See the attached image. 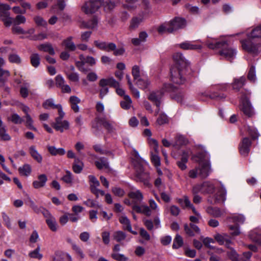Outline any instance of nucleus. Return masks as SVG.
Segmentation results:
<instances>
[{
  "label": "nucleus",
  "instance_id": "nucleus-1",
  "mask_svg": "<svg viewBox=\"0 0 261 261\" xmlns=\"http://www.w3.org/2000/svg\"><path fill=\"white\" fill-rule=\"evenodd\" d=\"M205 44L210 49H220L219 55L228 60H232L237 54L236 49L229 46L225 40L218 41L216 39L208 37Z\"/></svg>",
  "mask_w": 261,
  "mask_h": 261
},
{
  "label": "nucleus",
  "instance_id": "nucleus-2",
  "mask_svg": "<svg viewBox=\"0 0 261 261\" xmlns=\"http://www.w3.org/2000/svg\"><path fill=\"white\" fill-rule=\"evenodd\" d=\"M247 39L240 41L243 49L254 55L260 53L261 43H253L251 40L261 38V25L254 28L250 33L247 34Z\"/></svg>",
  "mask_w": 261,
  "mask_h": 261
},
{
  "label": "nucleus",
  "instance_id": "nucleus-3",
  "mask_svg": "<svg viewBox=\"0 0 261 261\" xmlns=\"http://www.w3.org/2000/svg\"><path fill=\"white\" fill-rule=\"evenodd\" d=\"M148 203L149 206L146 205H134L133 210L138 213H142L147 216H151L152 213L158 214L160 208L155 201L151 199L149 200Z\"/></svg>",
  "mask_w": 261,
  "mask_h": 261
},
{
  "label": "nucleus",
  "instance_id": "nucleus-4",
  "mask_svg": "<svg viewBox=\"0 0 261 261\" xmlns=\"http://www.w3.org/2000/svg\"><path fill=\"white\" fill-rule=\"evenodd\" d=\"M187 70L179 67H171L170 69L171 81L176 84H183L186 81L185 75Z\"/></svg>",
  "mask_w": 261,
  "mask_h": 261
},
{
  "label": "nucleus",
  "instance_id": "nucleus-5",
  "mask_svg": "<svg viewBox=\"0 0 261 261\" xmlns=\"http://www.w3.org/2000/svg\"><path fill=\"white\" fill-rule=\"evenodd\" d=\"M59 116L56 118L55 122L52 123V126L58 131L62 133L65 130H67L69 128V123L67 120H62L65 116V113L63 110H60L58 112Z\"/></svg>",
  "mask_w": 261,
  "mask_h": 261
},
{
  "label": "nucleus",
  "instance_id": "nucleus-6",
  "mask_svg": "<svg viewBox=\"0 0 261 261\" xmlns=\"http://www.w3.org/2000/svg\"><path fill=\"white\" fill-rule=\"evenodd\" d=\"M101 6L102 0H91L85 3L82 7V10L87 14H92Z\"/></svg>",
  "mask_w": 261,
  "mask_h": 261
},
{
  "label": "nucleus",
  "instance_id": "nucleus-7",
  "mask_svg": "<svg viewBox=\"0 0 261 261\" xmlns=\"http://www.w3.org/2000/svg\"><path fill=\"white\" fill-rule=\"evenodd\" d=\"M226 190L224 186L221 185V189L214 196H209L207 201L212 204L224 203L226 200Z\"/></svg>",
  "mask_w": 261,
  "mask_h": 261
},
{
  "label": "nucleus",
  "instance_id": "nucleus-8",
  "mask_svg": "<svg viewBox=\"0 0 261 261\" xmlns=\"http://www.w3.org/2000/svg\"><path fill=\"white\" fill-rule=\"evenodd\" d=\"M230 221L236 223L234 225L229 226V229L230 230V233L233 236H237L240 234L241 232L238 227V224H243L245 221V218L242 215H238L232 216L229 218Z\"/></svg>",
  "mask_w": 261,
  "mask_h": 261
},
{
  "label": "nucleus",
  "instance_id": "nucleus-9",
  "mask_svg": "<svg viewBox=\"0 0 261 261\" xmlns=\"http://www.w3.org/2000/svg\"><path fill=\"white\" fill-rule=\"evenodd\" d=\"M163 96V92L162 90L152 91L148 96V99L153 102L157 107L155 112V115L159 113Z\"/></svg>",
  "mask_w": 261,
  "mask_h": 261
},
{
  "label": "nucleus",
  "instance_id": "nucleus-10",
  "mask_svg": "<svg viewBox=\"0 0 261 261\" xmlns=\"http://www.w3.org/2000/svg\"><path fill=\"white\" fill-rule=\"evenodd\" d=\"M136 180L137 181L142 182L144 185L149 186V175L148 173L144 172L143 167L141 165L136 166Z\"/></svg>",
  "mask_w": 261,
  "mask_h": 261
},
{
  "label": "nucleus",
  "instance_id": "nucleus-11",
  "mask_svg": "<svg viewBox=\"0 0 261 261\" xmlns=\"http://www.w3.org/2000/svg\"><path fill=\"white\" fill-rule=\"evenodd\" d=\"M242 103V111L248 117H252L254 114L253 109L251 105L249 98L246 95H243L241 98Z\"/></svg>",
  "mask_w": 261,
  "mask_h": 261
},
{
  "label": "nucleus",
  "instance_id": "nucleus-12",
  "mask_svg": "<svg viewBox=\"0 0 261 261\" xmlns=\"http://www.w3.org/2000/svg\"><path fill=\"white\" fill-rule=\"evenodd\" d=\"M186 25V21L185 19L176 17L169 23V28L167 29L168 33H171L178 29H182Z\"/></svg>",
  "mask_w": 261,
  "mask_h": 261
},
{
  "label": "nucleus",
  "instance_id": "nucleus-13",
  "mask_svg": "<svg viewBox=\"0 0 261 261\" xmlns=\"http://www.w3.org/2000/svg\"><path fill=\"white\" fill-rule=\"evenodd\" d=\"M42 214L45 218V222L48 227L53 231H56L57 230V223L55 218L45 208H43Z\"/></svg>",
  "mask_w": 261,
  "mask_h": 261
},
{
  "label": "nucleus",
  "instance_id": "nucleus-14",
  "mask_svg": "<svg viewBox=\"0 0 261 261\" xmlns=\"http://www.w3.org/2000/svg\"><path fill=\"white\" fill-rule=\"evenodd\" d=\"M173 58L176 64L172 67H179L188 70L189 67L188 63L181 53H176L174 54Z\"/></svg>",
  "mask_w": 261,
  "mask_h": 261
},
{
  "label": "nucleus",
  "instance_id": "nucleus-15",
  "mask_svg": "<svg viewBox=\"0 0 261 261\" xmlns=\"http://www.w3.org/2000/svg\"><path fill=\"white\" fill-rule=\"evenodd\" d=\"M145 13L142 12L137 16H134L130 20L129 25V30L131 31L136 30L139 25L144 21Z\"/></svg>",
  "mask_w": 261,
  "mask_h": 261
},
{
  "label": "nucleus",
  "instance_id": "nucleus-16",
  "mask_svg": "<svg viewBox=\"0 0 261 261\" xmlns=\"http://www.w3.org/2000/svg\"><path fill=\"white\" fill-rule=\"evenodd\" d=\"M94 44L98 49L106 51L109 52L116 49V44L112 42L95 40L94 41Z\"/></svg>",
  "mask_w": 261,
  "mask_h": 261
},
{
  "label": "nucleus",
  "instance_id": "nucleus-17",
  "mask_svg": "<svg viewBox=\"0 0 261 261\" xmlns=\"http://www.w3.org/2000/svg\"><path fill=\"white\" fill-rule=\"evenodd\" d=\"M251 145V142L248 138L245 137L243 138L239 147L240 153L242 155H247L250 151Z\"/></svg>",
  "mask_w": 261,
  "mask_h": 261
},
{
  "label": "nucleus",
  "instance_id": "nucleus-18",
  "mask_svg": "<svg viewBox=\"0 0 261 261\" xmlns=\"http://www.w3.org/2000/svg\"><path fill=\"white\" fill-rule=\"evenodd\" d=\"M198 168L199 175L202 178L207 177L211 172L210 163H203L199 164Z\"/></svg>",
  "mask_w": 261,
  "mask_h": 261
},
{
  "label": "nucleus",
  "instance_id": "nucleus-19",
  "mask_svg": "<svg viewBox=\"0 0 261 261\" xmlns=\"http://www.w3.org/2000/svg\"><path fill=\"white\" fill-rule=\"evenodd\" d=\"M216 241L221 245H224L227 248H230L232 242L229 237L226 234H217L214 237Z\"/></svg>",
  "mask_w": 261,
  "mask_h": 261
},
{
  "label": "nucleus",
  "instance_id": "nucleus-20",
  "mask_svg": "<svg viewBox=\"0 0 261 261\" xmlns=\"http://www.w3.org/2000/svg\"><path fill=\"white\" fill-rule=\"evenodd\" d=\"M128 197L133 200L134 203L133 205H138L139 203H141L143 199V195L140 190H137L135 191H130L128 194Z\"/></svg>",
  "mask_w": 261,
  "mask_h": 261
},
{
  "label": "nucleus",
  "instance_id": "nucleus-21",
  "mask_svg": "<svg viewBox=\"0 0 261 261\" xmlns=\"http://www.w3.org/2000/svg\"><path fill=\"white\" fill-rule=\"evenodd\" d=\"M193 159L199 164L210 163V155L206 151H202L194 155Z\"/></svg>",
  "mask_w": 261,
  "mask_h": 261
},
{
  "label": "nucleus",
  "instance_id": "nucleus-22",
  "mask_svg": "<svg viewBox=\"0 0 261 261\" xmlns=\"http://www.w3.org/2000/svg\"><path fill=\"white\" fill-rule=\"evenodd\" d=\"M99 86L107 87L108 86L114 88H117L119 86V83L116 81L113 77L108 79H101L99 81Z\"/></svg>",
  "mask_w": 261,
  "mask_h": 261
},
{
  "label": "nucleus",
  "instance_id": "nucleus-23",
  "mask_svg": "<svg viewBox=\"0 0 261 261\" xmlns=\"http://www.w3.org/2000/svg\"><path fill=\"white\" fill-rule=\"evenodd\" d=\"M47 180V176L45 174L39 175L37 179L33 182V186L35 189H39L45 186Z\"/></svg>",
  "mask_w": 261,
  "mask_h": 261
},
{
  "label": "nucleus",
  "instance_id": "nucleus-24",
  "mask_svg": "<svg viewBox=\"0 0 261 261\" xmlns=\"http://www.w3.org/2000/svg\"><path fill=\"white\" fill-rule=\"evenodd\" d=\"M184 229L186 233L189 236H194L195 232L199 233L200 231L199 228L196 225L192 223L189 225L187 224H185Z\"/></svg>",
  "mask_w": 261,
  "mask_h": 261
},
{
  "label": "nucleus",
  "instance_id": "nucleus-25",
  "mask_svg": "<svg viewBox=\"0 0 261 261\" xmlns=\"http://www.w3.org/2000/svg\"><path fill=\"white\" fill-rule=\"evenodd\" d=\"M179 47L185 50L200 49L202 48L201 45L195 44L192 42L185 41L178 44Z\"/></svg>",
  "mask_w": 261,
  "mask_h": 261
},
{
  "label": "nucleus",
  "instance_id": "nucleus-26",
  "mask_svg": "<svg viewBox=\"0 0 261 261\" xmlns=\"http://www.w3.org/2000/svg\"><path fill=\"white\" fill-rule=\"evenodd\" d=\"M246 78L242 76L239 78H235L232 83V86L233 90L239 91L245 84Z\"/></svg>",
  "mask_w": 261,
  "mask_h": 261
},
{
  "label": "nucleus",
  "instance_id": "nucleus-27",
  "mask_svg": "<svg viewBox=\"0 0 261 261\" xmlns=\"http://www.w3.org/2000/svg\"><path fill=\"white\" fill-rule=\"evenodd\" d=\"M189 158V153L186 151L182 152V155L180 161L177 162L178 167L181 170H185L187 169L186 163L188 162Z\"/></svg>",
  "mask_w": 261,
  "mask_h": 261
},
{
  "label": "nucleus",
  "instance_id": "nucleus-28",
  "mask_svg": "<svg viewBox=\"0 0 261 261\" xmlns=\"http://www.w3.org/2000/svg\"><path fill=\"white\" fill-rule=\"evenodd\" d=\"M43 107L45 109H48L49 108L57 109L58 112H60V109H62V106L60 104L55 105L54 103V100L53 99H48L46 100L42 104Z\"/></svg>",
  "mask_w": 261,
  "mask_h": 261
},
{
  "label": "nucleus",
  "instance_id": "nucleus-29",
  "mask_svg": "<svg viewBox=\"0 0 261 261\" xmlns=\"http://www.w3.org/2000/svg\"><path fill=\"white\" fill-rule=\"evenodd\" d=\"M249 237L253 241L261 244V229L257 228L252 230L249 233Z\"/></svg>",
  "mask_w": 261,
  "mask_h": 261
},
{
  "label": "nucleus",
  "instance_id": "nucleus-30",
  "mask_svg": "<svg viewBox=\"0 0 261 261\" xmlns=\"http://www.w3.org/2000/svg\"><path fill=\"white\" fill-rule=\"evenodd\" d=\"M202 194H212L215 190L214 185L209 181L202 183Z\"/></svg>",
  "mask_w": 261,
  "mask_h": 261
},
{
  "label": "nucleus",
  "instance_id": "nucleus-31",
  "mask_svg": "<svg viewBox=\"0 0 261 261\" xmlns=\"http://www.w3.org/2000/svg\"><path fill=\"white\" fill-rule=\"evenodd\" d=\"M29 153L31 156L38 163H41L42 161V155L38 152L35 146H31L29 147Z\"/></svg>",
  "mask_w": 261,
  "mask_h": 261
},
{
  "label": "nucleus",
  "instance_id": "nucleus-32",
  "mask_svg": "<svg viewBox=\"0 0 261 261\" xmlns=\"http://www.w3.org/2000/svg\"><path fill=\"white\" fill-rule=\"evenodd\" d=\"M0 139L2 141H9L11 137L7 133L6 126L4 125L3 121L0 119Z\"/></svg>",
  "mask_w": 261,
  "mask_h": 261
},
{
  "label": "nucleus",
  "instance_id": "nucleus-33",
  "mask_svg": "<svg viewBox=\"0 0 261 261\" xmlns=\"http://www.w3.org/2000/svg\"><path fill=\"white\" fill-rule=\"evenodd\" d=\"M73 37L69 36L63 41L62 44L65 46V48L70 50L74 51L76 49V45L72 41Z\"/></svg>",
  "mask_w": 261,
  "mask_h": 261
},
{
  "label": "nucleus",
  "instance_id": "nucleus-34",
  "mask_svg": "<svg viewBox=\"0 0 261 261\" xmlns=\"http://www.w3.org/2000/svg\"><path fill=\"white\" fill-rule=\"evenodd\" d=\"M84 168V163L79 158H75L72 165V170L75 173H80Z\"/></svg>",
  "mask_w": 261,
  "mask_h": 261
},
{
  "label": "nucleus",
  "instance_id": "nucleus-35",
  "mask_svg": "<svg viewBox=\"0 0 261 261\" xmlns=\"http://www.w3.org/2000/svg\"><path fill=\"white\" fill-rule=\"evenodd\" d=\"M39 50L48 53L51 55H54L55 54L54 48L50 43L41 44L37 46Z\"/></svg>",
  "mask_w": 261,
  "mask_h": 261
},
{
  "label": "nucleus",
  "instance_id": "nucleus-36",
  "mask_svg": "<svg viewBox=\"0 0 261 261\" xmlns=\"http://www.w3.org/2000/svg\"><path fill=\"white\" fill-rule=\"evenodd\" d=\"M229 250L227 251V255L231 261H241L240 259V255L236 250L232 247L228 248Z\"/></svg>",
  "mask_w": 261,
  "mask_h": 261
},
{
  "label": "nucleus",
  "instance_id": "nucleus-37",
  "mask_svg": "<svg viewBox=\"0 0 261 261\" xmlns=\"http://www.w3.org/2000/svg\"><path fill=\"white\" fill-rule=\"evenodd\" d=\"M10 72L4 69L3 68H0V86L3 87L5 82L7 81L8 78L10 76Z\"/></svg>",
  "mask_w": 261,
  "mask_h": 261
},
{
  "label": "nucleus",
  "instance_id": "nucleus-38",
  "mask_svg": "<svg viewBox=\"0 0 261 261\" xmlns=\"http://www.w3.org/2000/svg\"><path fill=\"white\" fill-rule=\"evenodd\" d=\"M48 151L52 155H63L65 154V150L63 148H57L54 146H48L47 147Z\"/></svg>",
  "mask_w": 261,
  "mask_h": 261
},
{
  "label": "nucleus",
  "instance_id": "nucleus-39",
  "mask_svg": "<svg viewBox=\"0 0 261 261\" xmlns=\"http://www.w3.org/2000/svg\"><path fill=\"white\" fill-rule=\"evenodd\" d=\"M25 203L31 207L32 210L37 214H39L40 212L42 213L43 211V207H39L35 202L31 199L30 197H28L25 201Z\"/></svg>",
  "mask_w": 261,
  "mask_h": 261
},
{
  "label": "nucleus",
  "instance_id": "nucleus-40",
  "mask_svg": "<svg viewBox=\"0 0 261 261\" xmlns=\"http://www.w3.org/2000/svg\"><path fill=\"white\" fill-rule=\"evenodd\" d=\"M206 212L210 215L215 217H219L222 214V212L221 210L218 207L208 206L206 208Z\"/></svg>",
  "mask_w": 261,
  "mask_h": 261
},
{
  "label": "nucleus",
  "instance_id": "nucleus-41",
  "mask_svg": "<svg viewBox=\"0 0 261 261\" xmlns=\"http://www.w3.org/2000/svg\"><path fill=\"white\" fill-rule=\"evenodd\" d=\"M113 122H110L105 117H101L100 119V124L105 128L109 132H112L114 130L113 125Z\"/></svg>",
  "mask_w": 261,
  "mask_h": 261
},
{
  "label": "nucleus",
  "instance_id": "nucleus-42",
  "mask_svg": "<svg viewBox=\"0 0 261 261\" xmlns=\"http://www.w3.org/2000/svg\"><path fill=\"white\" fill-rule=\"evenodd\" d=\"M18 171L21 175L28 176L31 174L32 169L29 164H26L22 167H20L18 169Z\"/></svg>",
  "mask_w": 261,
  "mask_h": 261
},
{
  "label": "nucleus",
  "instance_id": "nucleus-43",
  "mask_svg": "<svg viewBox=\"0 0 261 261\" xmlns=\"http://www.w3.org/2000/svg\"><path fill=\"white\" fill-rule=\"evenodd\" d=\"M1 18L6 27H10L12 24H13V18L9 16L8 12H4L1 15Z\"/></svg>",
  "mask_w": 261,
  "mask_h": 261
},
{
  "label": "nucleus",
  "instance_id": "nucleus-44",
  "mask_svg": "<svg viewBox=\"0 0 261 261\" xmlns=\"http://www.w3.org/2000/svg\"><path fill=\"white\" fill-rule=\"evenodd\" d=\"M132 101L130 97L128 95H124L123 100L120 102L121 107L125 110L129 109L132 106Z\"/></svg>",
  "mask_w": 261,
  "mask_h": 261
},
{
  "label": "nucleus",
  "instance_id": "nucleus-45",
  "mask_svg": "<svg viewBox=\"0 0 261 261\" xmlns=\"http://www.w3.org/2000/svg\"><path fill=\"white\" fill-rule=\"evenodd\" d=\"M95 164L99 169L109 168V163L107 160L105 158H101L98 161H95Z\"/></svg>",
  "mask_w": 261,
  "mask_h": 261
},
{
  "label": "nucleus",
  "instance_id": "nucleus-46",
  "mask_svg": "<svg viewBox=\"0 0 261 261\" xmlns=\"http://www.w3.org/2000/svg\"><path fill=\"white\" fill-rule=\"evenodd\" d=\"M31 65L35 68L39 66L40 63V58L39 54L34 53L30 56Z\"/></svg>",
  "mask_w": 261,
  "mask_h": 261
},
{
  "label": "nucleus",
  "instance_id": "nucleus-47",
  "mask_svg": "<svg viewBox=\"0 0 261 261\" xmlns=\"http://www.w3.org/2000/svg\"><path fill=\"white\" fill-rule=\"evenodd\" d=\"M119 221L123 226V228L130 230L131 224L129 219L125 216H122L119 218Z\"/></svg>",
  "mask_w": 261,
  "mask_h": 261
},
{
  "label": "nucleus",
  "instance_id": "nucleus-48",
  "mask_svg": "<svg viewBox=\"0 0 261 261\" xmlns=\"http://www.w3.org/2000/svg\"><path fill=\"white\" fill-rule=\"evenodd\" d=\"M126 234L122 231H117L114 232L113 237L115 240L118 242H120L123 241L126 238Z\"/></svg>",
  "mask_w": 261,
  "mask_h": 261
},
{
  "label": "nucleus",
  "instance_id": "nucleus-49",
  "mask_svg": "<svg viewBox=\"0 0 261 261\" xmlns=\"http://www.w3.org/2000/svg\"><path fill=\"white\" fill-rule=\"evenodd\" d=\"M183 243L182 237L179 234H176L173 241L172 248L173 249H178L182 246Z\"/></svg>",
  "mask_w": 261,
  "mask_h": 261
},
{
  "label": "nucleus",
  "instance_id": "nucleus-50",
  "mask_svg": "<svg viewBox=\"0 0 261 261\" xmlns=\"http://www.w3.org/2000/svg\"><path fill=\"white\" fill-rule=\"evenodd\" d=\"M8 119L16 124H21L23 121V119L16 113L12 114Z\"/></svg>",
  "mask_w": 261,
  "mask_h": 261
},
{
  "label": "nucleus",
  "instance_id": "nucleus-51",
  "mask_svg": "<svg viewBox=\"0 0 261 261\" xmlns=\"http://www.w3.org/2000/svg\"><path fill=\"white\" fill-rule=\"evenodd\" d=\"M156 122L160 125L168 123L169 122L168 117L165 113H161L159 114Z\"/></svg>",
  "mask_w": 261,
  "mask_h": 261
},
{
  "label": "nucleus",
  "instance_id": "nucleus-52",
  "mask_svg": "<svg viewBox=\"0 0 261 261\" xmlns=\"http://www.w3.org/2000/svg\"><path fill=\"white\" fill-rule=\"evenodd\" d=\"M178 203L184 207H188L191 206V202L187 196L185 195L182 198L177 199Z\"/></svg>",
  "mask_w": 261,
  "mask_h": 261
},
{
  "label": "nucleus",
  "instance_id": "nucleus-53",
  "mask_svg": "<svg viewBox=\"0 0 261 261\" xmlns=\"http://www.w3.org/2000/svg\"><path fill=\"white\" fill-rule=\"evenodd\" d=\"M40 250V247L38 246L36 249L29 253V256L31 258H36L39 260L41 259L42 258L43 255L39 252Z\"/></svg>",
  "mask_w": 261,
  "mask_h": 261
},
{
  "label": "nucleus",
  "instance_id": "nucleus-54",
  "mask_svg": "<svg viewBox=\"0 0 261 261\" xmlns=\"http://www.w3.org/2000/svg\"><path fill=\"white\" fill-rule=\"evenodd\" d=\"M116 4L114 2L111 1L104 2L102 0V6L103 7L105 11H110L115 8Z\"/></svg>",
  "mask_w": 261,
  "mask_h": 261
},
{
  "label": "nucleus",
  "instance_id": "nucleus-55",
  "mask_svg": "<svg viewBox=\"0 0 261 261\" xmlns=\"http://www.w3.org/2000/svg\"><path fill=\"white\" fill-rule=\"evenodd\" d=\"M101 118L97 117L92 122V128L94 129V133H97L100 130L99 125L100 124V119Z\"/></svg>",
  "mask_w": 261,
  "mask_h": 261
},
{
  "label": "nucleus",
  "instance_id": "nucleus-56",
  "mask_svg": "<svg viewBox=\"0 0 261 261\" xmlns=\"http://www.w3.org/2000/svg\"><path fill=\"white\" fill-rule=\"evenodd\" d=\"M137 0H125L126 4L123 5V7L128 9V10H134L136 8L137 6L135 4Z\"/></svg>",
  "mask_w": 261,
  "mask_h": 261
},
{
  "label": "nucleus",
  "instance_id": "nucleus-57",
  "mask_svg": "<svg viewBox=\"0 0 261 261\" xmlns=\"http://www.w3.org/2000/svg\"><path fill=\"white\" fill-rule=\"evenodd\" d=\"M80 58L81 60H84L85 63L89 64L91 66L96 64V59L93 57L87 56L85 58L83 55H81Z\"/></svg>",
  "mask_w": 261,
  "mask_h": 261
},
{
  "label": "nucleus",
  "instance_id": "nucleus-58",
  "mask_svg": "<svg viewBox=\"0 0 261 261\" xmlns=\"http://www.w3.org/2000/svg\"><path fill=\"white\" fill-rule=\"evenodd\" d=\"M9 61L12 63L20 64L21 62L20 57L17 54H10L8 57Z\"/></svg>",
  "mask_w": 261,
  "mask_h": 261
},
{
  "label": "nucleus",
  "instance_id": "nucleus-59",
  "mask_svg": "<svg viewBox=\"0 0 261 261\" xmlns=\"http://www.w3.org/2000/svg\"><path fill=\"white\" fill-rule=\"evenodd\" d=\"M72 248L75 251V252L81 258L83 259L85 257V254L82 249L80 246H79L75 243H72Z\"/></svg>",
  "mask_w": 261,
  "mask_h": 261
},
{
  "label": "nucleus",
  "instance_id": "nucleus-60",
  "mask_svg": "<svg viewBox=\"0 0 261 261\" xmlns=\"http://www.w3.org/2000/svg\"><path fill=\"white\" fill-rule=\"evenodd\" d=\"M98 20L97 18H93L84 24V27L88 29H94L97 27Z\"/></svg>",
  "mask_w": 261,
  "mask_h": 261
},
{
  "label": "nucleus",
  "instance_id": "nucleus-61",
  "mask_svg": "<svg viewBox=\"0 0 261 261\" xmlns=\"http://www.w3.org/2000/svg\"><path fill=\"white\" fill-rule=\"evenodd\" d=\"M25 118L26 119L25 125L29 129L34 131H37V129L33 125V120H32L31 116L29 114H27V116H25Z\"/></svg>",
  "mask_w": 261,
  "mask_h": 261
},
{
  "label": "nucleus",
  "instance_id": "nucleus-62",
  "mask_svg": "<svg viewBox=\"0 0 261 261\" xmlns=\"http://www.w3.org/2000/svg\"><path fill=\"white\" fill-rule=\"evenodd\" d=\"M247 132L248 134L250 135V136L252 137V139H257L259 134L257 132V130L256 128L248 126L247 127Z\"/></svg>",
  "mask_w": 261,
  "mask_h": 261
},
{
  "label": "nucleus",
  "instance_id": "nucleus-63",
  "mask_svg": "<svg viewBox=\"0 0 261 261\" xmlns=\"http://www.w3.org/2000/svg\"><path fill=\"white\" fill-rule=\"evenodd\" d=\"M151 160L152 163L155 167H160L161 165L160 158L157 154L151 153Z\"/></svg>",
  "mask_w": 261,
  "mask_h": 261
},
{
  "label": "nucleus",
  "instance_id": "nucleus-64",
  "mask_svg": "<svg viewBox=\"0 0 261 261\" xmlns=\"http://www.w3.org/2000/svg\"><path fill=\"white\" fill-rule=\"evenodd\" d=\"M25 21V17L21 15H18L15 18H13V24L19 25L24 23Z\"/></svg>",
  "mask_w": 261,
  "mask_h": 261
}]
</instances>
